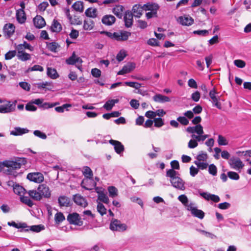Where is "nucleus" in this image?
I'll list each match as a JSON object with an SVG mask.
<instances>
[{"mask_svg":"<svg viewBox=\"0 0 251 251\" xmlns=\"http://www.w3.org/2000/svg\"><path fill=\"white\" fill-rule=\"evenodd\" d=\"M179 173L173 169L167 170L166 176L170 178L172 185L176 189L184 190L185 189V182L179 176Z\"/></svg>","mask_w":251,"mask_h":251,"instance_id":"f257e3e1","label":"nucleus"},{"mask_svg":"<svg viewBox=\"0 0 251 251\" xmlns=\"http://www.w3.org/2000/svg\"><path fill=\"white\" fill-rule=\"evenodd\" d=\"M187 132L192 133L191 137L195 139L198 142L204 141L208 137V135L203 133V126L201 125H198L194 126H189L186 129Z\"/></svg>","mask_w":251,"mask_h":251,"instance_id":"f03ea898","label":"nucleus"},{"mask_svg":"<svg viewBox=\"0 0 251 251\" xmlns=\"http://www.w3.org/2000/svg\"><path fill=\"white\" fill-rule=\"evenodd\" d=\"M109 228L112 231L123 232L126 230L127 226L125 224H122L120 220L113 218L110 222Z\"/></svg>","mask_w":251,"mask_h":251,"instance_id":"7ed1b4c3","label":"nucleus"},{"mask_svg":"<svg viewBox=\"0 0 251 251\" xmlns=\"http://www.w3.org/2000/svg\"><path fill=\"white\" fill-rule=\"evenodd\" d=\"M67 220L71 225L78 226H81L83 225V221L80 218L79 214L76 212L69 214Z\"/></svg>","mask_w":251,"mask_h":251,"instance_id":"20e7f679","label":"nucleus"},{"mask_svg":"<svg viewBox=\"0 0 251 251\" xmlns=\"http://www.w3.org/2000/svg\"><path fill=\"white\" fill-rule=\"evenodd\" d=\"M17 100L14 101H8L7 103L0 105V113H9L15 111Z\"/></svg>","mask_w":251,"mask_h":251,"instance_id":"39448f33","label":"nucleus"},{"mask_svg":"<svg viewBox=\"0 0 251 251\" xmlns=\"http://www.w3.org/2000/svg\"><path fill=\"white\" fill-rule=\"evenodd\" d=\"M26 178L30 181H33L37 183H41L44 180L43 175L40 172L28 173L27 175Z\"/></svg>","mask_w":251,"mask_h":251,"instance_id":"423d86ee","label":"nucleus"},{"mask_svg":"<svg viewBox=\"0 0 251 251\" xmlns=\"http://www.w3.org/2000/svg\"><path fill=\"white\" fill-rule=\"evenodd\" d=\"M198 193L206 201H211L217 203L220 201V198L218 195L211 194L206 192H202L201 189L198 190Z\"/></svg>","mask_w":251,"mask_h":251,"instance_id":"0eeeda50","label":"nucleus"},{"mask_svg":"<svg viewBox=\"0 0 251 251\" xmlns=\"http://www.w3.org/2000/svg\"><path fill=\"white\" fill-rule=\"evenodd\" d=\"M37 192L41 196V199L43 197L45 198H50L51 196L50 191L49 187L46 184H40L37 188Z\"/></svg>","mask_w":251,"mask_h":251,"instance_id":"6e6552de","label":"nucleus"},{"mask_svg":"<svg viewBox=\"0 0 251 251\" xmlns=\"http://www.w3.org/2000/svg\"><path fill=\"white\" fill-rule=\"evenodd\" d=\"M193 204L192 203H190L187 208V210L191 211V214L194 217L198 218L200 219H203L205 216L204 212L201 210L198 209L196 207H193L192 206Z\"/></svg>","mask_w":251,"mask_h":251,"instance_id":"1a4fd4ad","label":"nucleus"},{"mask_svg":"<svg viewBox=\"0 0 251 251\" xmlns=\"http://www.w3.org/2000/svg\"><path fill=\"white\" fill-rule=\"evenodd\" d=\"M73 200L74 202L83 207H86L88 206V202L86 199L79 194H76L73 196Z\"/></svg>","mask_w":251,"mask_h":251,"instance_id":"9d476101","label":"nucleus"},{"mask_svg":"<svg viewBox=\"0 0 251 251\" xmlns=\"http://www.w3.org/2000/svg\"><path fill=\"white\" fill-rule=\"evenodd\" d=\"M109 143L114 147L115 151L117 154L121 155V154L123 153L125 150L124 146L122 144V143L119 141L113 139H110L109 141Z\"/></svg>","mask_w":251,"mask_h":251,"instance_id":"9b49d317","label":"nucleus"},{"mask_svg":"<svg viewBox=\"0 0 251 251\" xmlns=\"http://www.w3.org/2000/svg\"><path fill=\"white\" fill-rule=\"evenodd\" d=\"M115 40L119 42L127 41L131 35V32L125 30H119L115 32Z\"/></svg>","mask_w":251,"mask_h":251,"instance_id":"f8f14e48","label":"nucleus"},{"mask_svg":"<svg viewBox=\"0 0 251 251\" xmlns=\"http://www.w3.org/2000/svg\"><path fill=\"white\" fill-rule=\"evenodd\" d=\"M228 163L230 167L233 169H240L244 166V164L239 158L234 156L229 159Z\"/></svg>","mask_w":251,"mask_h":251,"instance_id":"ddd939ff","label":"nucleus"},{"mask_svg":"<svg viewBox=\"0 0 251 251\" xmlns=\"http://www.w3.org/2000/svg\"><path fill=\"white\" fill-rule=\"evenodd\" d=\"M15 26L13 24H6L3 28V34L5 37L10 38L15 32Z\"/></svg>","mask_w":251,"mask_h":251,"instance_id":"4468645a","label":"nucleus"},{"mask_svg":"<svg viewBox=\"0 0 251 251\" xmlns=\"http://www.w3.org/2000/svg\"><path fill=\"white\" fill-rule=\"evenodd\" d=\"M66 62L67 64L69 65H74L76 63H79L80 65H81L82 62V59L79 57L76 56L75 52H74L72 55L66 60ZM78 69L80 70L81 68V65H78L77 66Z\"/></svg>","mask_w":251,"mask_h":251,"instance_id":"2eb2a0df","label":"nucleus"},{"mask_svg":"<svg viewBox=\"0 0 251 251\" xmlns=\"http://www.w3.org/2000/svg\"><path fill=\"white\" fill-rule=\"evenodd\" d=\"M177 21L182 25L185 26H190L194 23V19L187 15L179 17Z\"/></svg>","mask_w":251,"mask_h":251,"instance_id":"dca6fc26","label":"nucleus"},{"mask_svg":"<svg viewBox=\"0 0 251 251\" xmlns=\"http://www.w3.org/2000/svg\"><path fill=\"white\" fill-rule=\"evenodd\" d=\"M136 64L133 62H128L118 72V75H124L129 73L135 68Z\"/></svg>","mask_w":251,"mask_h":251,"instance_id":"f3484780","label":"nucleus"},{"mask_svg":"<svg viewBox=\"0 0 251 251\" xmlns=\"http://www.w3.org/2000/svg\"><path fill=\"white\" fill-rule=\"evenodd\" d=\"M28 228H24L19 229V232H28L29 230L34 232H39L42 230L45 229V227L43 225H33L31 226H28Z\"/></svg>","mask_w":251,"mask_h":251,"instance_id":"a211bd4d","label":"nucleus"},{"mask_svg":"<svg viewBox=\"0 0 251 251\" xmlns=\"http://www.w3.org/2000/svg\"><path fill=\"white\" fill-rule=\"evenodd\" d=\"M133 15L131 11H126L124 15L125 25L126 27H131L133 25Z\"/></svg>","mask_w":251,"mask_h":251,"instance_id":"6ab92c4d","label":"nucleus"},{"mask_svg":"<svg viewBox=\"0 0 251 251\" xmlns=\"http://www.w3.org/2000/svg\"><path fill=\"white\" fill-rule=\"evenodd\" d=\"M58 203L60 207H70L73 205L70 199L65 196H60L58 198Z\"/></svg>","mask_w":251,"mask_h":251,"instance_id":"aec40b11","label":"nucleus"},{"mask_svg":"<svg viewBox=\"0 0 251 251\" xmlns=\"http://www.w3.org/2000/svg\"><path fill=\"white\" fill-rule=\"evenodd\" d=\"M116 22L115 17L112 15H105L101 19L102 23L107 26L113 25Z\"/></svg>","mask_w":251,"mask_h":251,"instance_id":"412c9836","label":"nucleus"},{"mask_svg":"<svg viewBox=\"0 0 251 251\" xmlns=\"http://www.w3.org/2000/svg\"><path fill=\"white\" fill-rule=\"evenodd\" d=\"M216 93V92L215 89L213 88L209 92V96L212 100V103L213 105L219 109H221V103L220 102L218 101V98L215 96Z\"/></svg>","mask_w":251,"mask_h":251,"instance_id":"4be33fe9","label":"nucleus"},{"mask_svg":"<svg viewBox=\"0 0 251 251\" xmlns=\"http://www.w3.org/2000/svg\"><path fill=\"white\" fill-rule=\"evenodd\" d=\"M34 25L37 28H42L46 25L45 19L40 15L36 16L33 19Z\"/></svg>","mask_w":251,"mask_h":251,"instance_id":"5701e85b","label":"nucleus"},{"mask_svg":"<svg viewBox=\"0 0 251 251\" xmlns=\"http://www.w3.org/2000/svg\"><path fill=\"white\" fill-rule=\"evenodd\" d=\"M132 15L135 17L140 18L142 15L144 8L140 4H136L134 5L132 9Z\"/></svg>","mask_w":251,"mask_h":251,"instance_id":"b1692460","label":"nucleus"},{"mask_svg":"<svg viewBox=\"0 0 251 251\" xmlns=\"http://www.w3.org/2000/svg\"><path fill=\"white\" fill-rule=\"evenodd\" d=\"M16 18L19 23L24 24L25 23L26 18L24 10L23 9H19L17 10Z\"/></svg>","mask_w":251,"mask_h":251,"instance_id":"393cba45","label":"nucleus"},{"mask_svg":"<svg viewBox=\"0 0 251 251\" xmlns=\"http://www.w3.org/2000/svg\"><path fill=\"white\" fill-rule=\"evenodd\" d=\"M29 131V130L26 128L15 127H14V130L10 132V134L14 136H20L28 133Z\"/></svg>","mask_w":251,"mask_h":251,"instance_id":"a878e982","label":"nucleus"},{"mask_svg":"<svg viewBox=\"0 0 251 251\" xmlns=\"http://www.w3.org/2000/svg\"><path fill=\"white\" fill-rule=\"evenodd\" d=\"M124 7L121 5H117L113 8V13L119 18L121 19L123 16Z\"/></svg>","mask_w":251,"mask_h":251,"instance_id":"bb28decb","label":"nucleus"},{"mask_svg":"<svg viewBox=\"0 0 251 251\" xmlns=\"http://www.w3.org/2000/svg\"><path fill=\"white\" fill-rule=\"evenodd\" d=\"M152 99L153 100L156 102H159L162 103L169 102L171 101V100L169 97L164 96L159 94L155 95L153 97Z\"/></svg>","mask_w":251,"mask_h":251,"instance_id":"cd10ccee","label":"nucleus"},{"mask_svg":"<svg viewBox=\"0 0 251 251\" xmlns=\"http://www.w3.org/2000/svg\"><path fill=\"white\" fill-rule=\"evenodd\" d=\"M13 190L15 194L20 196L22 195V194L24 195L27 193L26 189L18 183L15 184V187H14Z\"/></svg>","mask_w":251,"mask_h":251,"instance_id":"c85d7f7f","label":"nucleus"},{"mask_svg":"<svg viewBox=\"0 0 251 251\" xmlns=\"http://www.w3.org/2000/svg\"><path fill=\"white\" fill-rule=\"evenodd\" d=\"M50 28L51 30L53 32H59L62 29L61 25L55 19L53 20Z\"/></svg>","mask_w":251,"mask_h":251,"instance_id":"c756f323","label":"nucleus"},{"mask_svg":"<svg viewBox=\"0 0 251 251\" xmlns=\"http://www.w3.org/2000/svg\"><path fill=\"white\" fill-rule=\"evenodd\" d=\"M52 82H45L42 83H38L34 84L35 87H37L39 89H45V90L51 91V87H47V86H52Z\"/></svg>","mask_w":251,"mask_h":251,"instance_id":"7c9ffc66","label":"nucleus"},{"mask_svg":"<svg viewBox=\"0 0 251 251\" xmlns=\"http://www.w3.org/2000/svg\"><path fill=\"white\" fill-rule=\"evenodd\" d=\"M7 225L10 226H13L18 229H23L27 228L28 226L26 223H16L14 221L8 222Z\"/></svg>","mask_w":251,"mask_h":251,"instance_id":"2f4dec72","label":"nucleus"},{"mask_svg":"<svg viewBox=\"0 0 251 251\" xmlns=\"http://www.w3.org/2000/svg\"><path fill=\"white\" fill-rule=\"evenodd\" d=\"M95 25L94 21L91 19L85 20L83 24V28L86 30H90Z\"/></svg>","mask_w":251,"mask_h":251,"instance_id":"473e14b6","label":"nucleus"},{"mask_svg":"<svg viewBox=\"0 0 251 251\" xmlns=\"http://www.w3.org/2000/svg\"><path fill=\"white\" fill-rule=\"evenodd\" d=\"M27 193L29 197L33 200L37 201H39L41 200V196L39 194H38L36 190H29Z\"/></svg>","mask_w":251,"mask_h":251,"instance_id":"72a5a7b5","label":"nucleus"},{"mask_svg":"<svg viewBox=\"0 0 251 251\" xmlns=\"http://www.w3.org/2000/svg\"><path fill=\"white\" fill-rule=\"evenodd\" d=\"M20 200L22 202L30 207H32L34 204L33 202L28 197L24 196L23 194L20 196Z\"/></svg>","mask_w":251,"mask_h":251,"instance_id":"f704fd0d","label":"nucleus"},{"mask_svg":"<svg viewBox=\"0 0 251 251\" xmlns=\"http://www.w3.org/2000/svg\"><path fill=\"white\" fill-rule=\"evenodd\" d=\"M83 4L82 1H77L73 4L72 7L76 11L82 12L84 10Z\"/></svg>","mask_w":251,"mask_h":251,"instance_id":"c9c22d12","label":"nucleus"},{"mask_svg":"<svg viewBox=\"0 0 251 251\" xmlns=\"http://www.w3.org/2000/svg\"><path fill=\"white\" fill-rule=\"evenodd\" d=\"M97 10L95 8H88L86 10L85 14L87 17L91 18H96L97 15Z\"/></svg>","mask_w":251,"mask_h":251,"instance_id":"e433bc0d","label":"nucleus"},{"mask_svg":"<svg viewBox=\"0 0 251 251\" xmlns=\"http://www.w3.org/2000/svg\"><path fill=\"white\" fill-rule=\"evenodd\" d=\"M47 75L50 78H57L59 77V75L55 69L51 68H48Z\"/></svg>","mask_w":251,"mask_h":251,"instance_id":"4c0bfd02","label":"nucleus"},{"mask_svg":"<svg viewBox=\"0 0 251 251\" xmlns=\"http://www.w3.org/2000/svg\"><path fill=\"white\" fill-rule=\"evenodd\" d=\"M65 220V217L61 212H57L54 215V220L56 224H59Z\"/></svg>","mask_w":251,"mask_h":251,"instance_id":"58836bf2","label":"nucleus"},{"mask_svg":"<svg viewBox=\"0 0 251 251\" xmlns=\"http://www.w3.org/2000/svg\"><path fill=\"white\" fill-rule=\"evenodd\" d=\"M83 174L85 177L89 178V179L92 178L93 176L92 171L91 168L88 166L84 167Z\"/></svg>","mask_w":251,"mask_h":251,"instance_id":"ea45409f","label":"nucleus"},{"mask_svg":"<svg viewBox=\"0 0 251 251\" xmlns=\"http://www.w3.org/2000/svg\"><path fill=\"white\" fill-rule=\"evenodd\" d=\"M17 57L19 59L23 61H25L30 60L31 58L30 55L29 53L25 52L17 54Z\"/></svg>","mask_w":251,"mask_h":251,"instance_id":"a19ab883","label":"nucleus"},{"mask_svg":"<svg viewBox=\"0 0 251 251\" xmlns=\"http://www.w3.org/2000/svg\"><path fill=\"white\" fill-rule=\"evenodd\" d=\"M72 107V105L69 103H65L63 104L62 106H57L55 107V110L59 113H62L66 109V111H68V108Z\"/></svg>","mask_w":251,"mask_h":251,"instance_id":"79ce46f5","label":"nucleus"},{"mask_svg":"<svg viewBox=\"0 0 251 251\" xmlns=\"http://www.w3.org/2000/svg\"><path fill=\"white\" fill-rule=\"evenodd\" d=\"M108 190L110 197L114 198L118 195V190L115 186H109L108 187Z\"/></svg>","mask_w":251,"mask_h":251,"instance_id":"37998d69","label":"nucleus"},{"mask_svg":"<svg viewBox=\"0 0 251 251\" xmlns=\"http://www.w3.org/2000/svg\"><path fill=\"white\" fill-rule=\"evenodd\" d=\"M97 211L101 215L103 216L106 213V209L104 205L100 202H99L97 207Z\"/></svg>","mask_w":251,"mask_h":251,"instance_id":"c03bdc74","label":"nucleus"},{"mask_svg":"<svg viewBox=\"0 0 251 251\" xmlns=\"http://www.w3.org/2000/svg\"><path fill=\"white\" fill-rule=\"evenodd\" d=\"M178 200L181 202V203L185 206H188L189 204H188L189 200L188 198L185 195H181L178 196Z\"/></svg>","mask_w":251,"mask_h":251,"instance_id":"a18cd8bd","label":"nucleus"},{"mask_svg":"<svg viewBox=\"0 0 251 251\" xmlns=\"http://www.w3.org/2000/svg\"><path fill=\"white\" fill-rule=\"evenodd\" d=\"M227 175L230 179L232 180H238L240 178V176L239 175V174L235 172H228Z\"/></svg>","mask_w":251,"mask_h":251,"instance_id":"49530a36","label":"nucleus"},{"mask_svg":"<svg viewBox=\"0 0 251 251\" xmlns=\"http://www.w3.org/2000/svg\"><path fill=\"white\" fill-rule=\"evenodd\" d=\"M124 85L134 88L136 89H139L141 86V84L137 82H131V81H126L124 82Z\"/></svg>","mask_w":251,"mask_h":251,"instance_id":"de8ad7c7","label":"nucleus"},{"mask_svg":"<svg viewBox=\"0 0 251 251\" xmlns=\"http://www.w3.org/2000/svg\"><path fill=\"white\" fill-rule=\"evenodd\" d=\"M208 172L210 175L213 176H216L217 175V168L214 164H211L208 165Z\"/></svg>","mask_w":251,"mask_h":251,"instance_id":"09e8293b","label":"nucleus"},{"mask_svg":"<svg viewBox=\"0 0 251 251\" xmlns=\"http://www.w3.org/2000/svg\"><path fill=\"white\" fill-rule=\"evenodd\" d=\"M176 120L182 125L187 126L189 124V121L186 117L184 116H179L177 118Z\"/></svg>","mask_w":251,"mask_h":251,"instance_id":"8fccbe9b","label":"nucleus"},{"mask_svg":"<svg viewBox=\"0 0 251 251\" xmlns=\"http://www.w3.org/2000/svg\"><path fill=\"white\" fill-rule=\"evenodd\" d=\"M58 104H59V103L57 102H54V103H50V102H46L44 103L42 102L40 107L43 108L44 109H48V108L53 107Z\"/></svg>","mask_w":251,"mask_h":251,"instance_id":"3c124183","label":"nucleus"},{"mask_svg":"<svg viewBox=\"0 0 251 251\" xmlns=\"http://www.w3.org/2000/svg\"><path fill=\"white\" fill-rule=\"evenodd\" d=\"M154 126L156 127H160L164 125V120L161 118H154Z\"/></svg>","mask_w":251,"mask_h":251,"instance_id":"603ef678","label":"nucleus"},{"mask_svg":"<svg viewBox=\"0 0 251 251\" xmlns=\"http://www.w3.org/2000/svg\"><path fill=\"white\" fill-rule=\"evenodd\" d=\"M98 200L106 204H108L109 201V198L104 192L102 194H100V195L98 196Z\"/></svg>","mask_w":251,"mask_h":251,"instance_id":"864d4df0","label":"nucleus"},{"mask_svg":"<svg viewBox=\"0 0 251 251\" xmlns=\"http://www.w3.org/2000/svg\"><path fill=\"white\" fill-rule=\"evenodd\" d=\"M48 48L51 51L56 52V50L59 47L58 44L56 42H51L48 44Z\"/></svg>","mask_w":251,"mask_h":251,"instance_id":"5fc2aeb1","label":"nucleus"},{"mask_svg":"<svg viewBox=\"0 0 251 251\" xmlns=\"http://www.w3.org/2000/svg\"><path fill=\"white\" fill-rule=\"evenodd\" d=\"M218 143L220 146H226L228 144V142L226 138L221 135L218 136Z\"/></svg>","mask_w":251,"mask_h":251,"instance_id":"6e6d98bb","label":"nucleus"},{"mask_svg":"<svg viewBox=\"0 0 251 251\" xmlns=\"http://www.w3.org/2000/svg\"><path fill=\"white\" fill-rule=\"evenodd\" d=\"M126 56V53L125 50H121L117 54L116 58L118 61H122Z\"/></svg>","mask_w":251,"mask_h":251,"instance_id":"4d7b16f0","label":"nucleus"},{"mask_svg":"<svg viewBox=\"0 0 251 251\" xmlns=\"http://www.w3.org/2000/svg\"><path fill=\"white\" fill-rule=\"evenodd\" d=\"M33 134L35 136L38 137L42 139H46L47 138L46 134L39 130H34Z\"/></svg>","mask_w":251,"mask_h":251,"instance_id":"13d9d810","label":"nucleus"},{"mask_svg":"<svg viewBox=\"0 0 251 251\" xmlns=\"http://www.w3.org/2000/svg\"><path fill=\"white\" fill-rule=\"evenodd\" d=\"M234 65L238 68H243L246 66V62L242 60L237 59L234 61Z\"/></svg>","mask_w":251,"mask_h":251,"instance_id":"bf43d9fd","label":"nucleus"},{"mask_svg":"<svg viewBox=\"0 0 251 251\" xmlns=\"http://www.w3.org/2000/svg\"><path fill=\"white\" fill-rule=\"evenodd\" d=\"M32 102L27 103L25 105V109L29 111H35L37 110V107L33 105Z\"/></svg>","mask_w":251,"mask_h":251,"instance_id":"052dcab7","label":"nucleus"},{"mask_svg":"<svg viewBox=\"0 0 251 251\" xmlns=\"http://www.w3.org/2000/svg\"><path fill=\"white\" fill-rule=\"evenodd\" d=\"M16 54V50H10L5 54V59L10 60L14 57Z\"/></svg>","mask_w":251,"mask_h":251,"instance_id":"680f3d73","label":"nucleus"},{"mask_svg":"<svg viewBox=\"0 0 251 251\" xmlns=\"http://www.w3.org/2000/svg\"><path fill=\"white\" fill-rule=\"evenodd\" d=\"M198 141L195 139H191L188 144V147L190 149H194L197 147L198 145Z\"/></svg>","mask_w":251,"mask_h":251,"instance_id":"e2e57ef3","label":"nucleus"},{"mask_svg":"<svg viewBox=\"0 0 251 251\" xmlns=\"http://www.w3.org/2000/svg\"><path fill=\"white\" fill-rule=\"evenodd\" d=\"M196 158L199 161H204L207 158V154L206 153H203L202 151H201V153L197 155Z\"/></svg>","mask_w":251,"mask_h":251,"instance_id":"0e129e2a","label":"nucleus"},{"mask_svg":"<svg viewBox=\"0 0 251 251\" xmlns=\"http://www.w3.org/2000/svg\"><path fill=\"white\" fill-rule=\"evenodd\" d=\"M19 86L24 90L29 91L30 89V85L26 82H20Z\"/></svg>","mask_w":251,"mask_h":251,"instance_id":"69168bd1","label":"nucleus"},{"mask_svg":"<svg viewBox=\"0 0 251 251\" xmlns=\"http://www.w3.org/2000/svg\"><path fill=\"white\" fill-rule=\"evenodd\" d=\"M170 164L172 168L171 169H173V170L180 169L179 164L177 160H175L172 161Z\"/></svg>","mask_w":251,"mask_h":251,"instance_id":"338daca9","label":"nucleus"},{"mask_svg":"<svg viewBox=\"0 0 251 251\" xmlns=\"http://www.w3.org/2000/svg\"><path fill=\"white\" fill-rule=\"evenodd\" d=\"M147 43L148 45L151 46H159V44L158 41L155 38H151L148 40Z\"/></svg>","mask_w":251,"mask_h":251,"instance_id":"774afa93","label":"nucleus"}]
</instances>
